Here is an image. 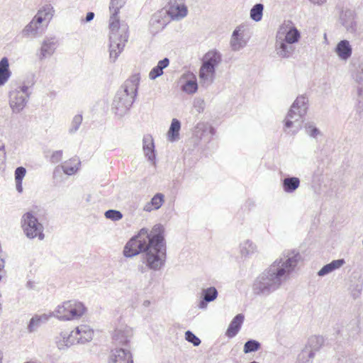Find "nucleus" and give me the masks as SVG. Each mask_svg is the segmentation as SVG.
Wrapping results in <instances>:
<instances>
[{
    "mask_svg": "<svg viewBox=\"0 0 363 363\" xmlns=\"http://www.w3.org/2000/svg\"><path fill=\"white\" fill-rule=\"evenodd\" d=\"M141 255V260L146 267L153 271L160 270L165 264L167 246L164 238V227L156 224L150 230L141 228L125 244L123 255L133 257Z\"/></svg>",
    "mask_w": 363,
    "mask_h": 363,
    "instance_id": "nucleus-1",
    "label": "nucleus"
},
{
    "mask_svg": "<svg viewBox=\"0 0 363 363\" xmlns=\"http://www.w3.org/2000/svg\"><path fill=\"white\" fill-rule=\"evenodd\" d=\"M301 259L298 251H284L279 259L255 279L252 286L254 294L266 296L279 289L289 279Z\"/></svg>",
    "mask_w": 363,
    "mask_h": 363,
    "instance_id": "nucleus-2",
    "label": "nucleus"
},
{
    "mask_svg": "<svg viewBox=\"0 0 363 363\" xmlns=\"http://www.w3.org/2000/svg\"><path fill=\"white\" fill-rule=\"evenodd\" d=\"M126 1L127 0H111L109 4V52L112 62H115L118 58L128 38V28L126 26L120 25L118 16L120 9L124 6Z\"/></svg>",
    "mask_w": 363,
    "mask_h": 363,
    "instance_id": "nucleus-3",
    "label": "nucleus"
},
{
    "mask_svg": "<svg viewBox=\"0 0 363 363\" xmlns=\"http://www.w3.org/2000/svg\"><path fill=\"white\" fill-rule=\"evenodd\" d=\"M139 82V77L133 75L125 82L122 89L117 91L112 104L116 115L123 116L129 111L137 96Z\"/></svg>",
    "mask_w": 363,
    "mask_h": 363,
    "instance_id": "nucleus-4",
    "label": "nucleus"
},
{
    "mask_svg": "<svg viewBox=\"0 0 363 363\" xmlns=\"http://www.w3.org/2000/svg\"><path fill=\"white\" fill-rule=\"evenodd\" d=\"M221 60V54L216 50H210L205 54L199 69L200 84L202 86L207 87L213 82L216 69Z\"/></svg>",
    "mask_w": 363,
    "mask_h": 363,
    "instance_id": "nucleus-5",
    "label": "nucleus"
},
{
    "mask_svg": "<svg viewBox=\"0 0 363 363\" xmlns=\"http://www.w3.org/2000/svg\"><path fill=\"white\" fill-rule=\"evenodd\" d=\"M85 311L86 307L82 303L68 301L58 306L50 315L55 316L60 320H70L80 318Z\"/></svg>",
    "mask_w": 363,
    "mask_h": 363,
    "instance_id": "nucleus-6",
    "label": "nucleus"
},
{
    "mask_svg": "<svg viewBox=\"0 0 363 363\" xmlns=\"http://www.w3.org/2000/svg\"><path fill=\"white\" fill-rule=\"evenodd\" d=\"M21 226L28 238L34 239L38 238L40 240L44 239V227L33 215V212H27L23 214L21 218Z\"/></svg>",
    "mask_w": 363,
    "mask_h": 363,
    "instance_id": "nucleus-7",
    "label": "nucleus"
},
{
    "mask_svg": "<svg viewBox=\"0 0 363 363\" xmlns=\"http://www.w3.org/2000/svg\"><path fill=\"white\" fill-rule=\"evenodd\" d=\"M55 12L50 4H46L38 11L32 21L23 28L22 33L24 36H35L38 34L40 25L47 18H52Z\"/></svg>",
    "mask_w": 363,
    "mask_h": 363,
    "instance_id": "nucleus-8",
    "label": "nucleus"
},
{
    "mask_svg": "<svg viewBox=\"0 0 363 363\" xmlns=\"http://www.w3.org/2000/svg\"><path fill=\"white\" fill-rule=\"evenodd\" d=\"M308 99L302 95L298 96L291 106L285 120V126L291 128L296 123H298L307 112Z\"/></svg>",
    "mask_w": 363,
    "mask_h": 363,
    "instance_id": "nucleus-9",
    "label": "nucleus"
},
{
    "mask_svg": "<svg viewBox=\"0 0 363 363\" xmlns=\"http://www.w3.org/2000/svg\"><path fill=\"white\" fill-rule=\"evenodd\" d=\"M339 21L347 32L354 35H359L356 21V13L354 10L350 9H342L340 12Z\"/></svg>",
    "mask_w": 363,
    "mask_h": 363,
    "instance_id": "nucleus-10",
    "label": "nucleus"
},
{
    "mask_svg": "<svg viewBox=\"0 0 363 363\" xmlns=\"http://www.w3.org/2000/svg\"><path fill=\"white\" fill-rule=\"evenodd\" d=\"M277 35H280L283 40L294 45L298 42L301 37L300 32L293 26L292 22L290 21H285L280 26Z\"/></svg>",
    "mask_w": 363,
    "mask_h": 363,
    "instance_id": "nucleus-11",
    "label": "nucleus"
},
{
    "mask_svg": "<svg viewBox=\"0 0 363 363\" xmlns=\"http://www.w3.org/2000/svg\"><path fill=\"white\" fill-rule=\"evenodd\" d=\"M170 19L167 12L164 9L155 13L149 23L150 33L155 35L160 30H162L169 23Z\"/></svg>",
    "mask_w": 363,
    "mask_h": 363,
    "instance_id": "nucleus-12",
    "label": "nucleus"
},
{
    "mask_svg": "<svg viewBox=\"0 0 363 363\" xmlns=\"http://www.w3.org/2000/svg\"><path fill=\"white\" fill-rule=\"evenodd\" d=\"M172 20H180L186 16L188 9L185 0H169L168 9L165 10Z\"/></svg>",
    "mask_w": 363,
    "mask_h": 363,
    "instance_id": "nucleus-13",
    "label": "nucleus"
},
{
    "mask_svg": "<svg viewBox=\"0 0 363 363\" xmlns=\"http://www.w3.org/2000/svg\"><path fill=\"white\" fill-rule=\"evenodd\" d=\"M80 161L76 158H72L69 161L65 162L62 165L55 167L53 172V177L55 178L58 174H61L62 171L65 174L73 175L79 169Z\"/></svg>",
    "mask_w": 363,
    "mask_h": 363,
    "instance_id": "nucleus-14",
    "label": "nucleus"
},
{
    "mask_svg": "<svg viewBox=\"0 0 363 363\" xmlns=\"http://www.w3.org/2000/svg\"><path fill=\"white\" fill-rule=\"evenodd\" d=\"M294 50L295 47L294 45L289 44V43H286V41L281 39L280 35H277L275 50L279 57L282 58H289L292 55Z\"/></svg>",
    "mask_w": 363,
    "mask_h": 363,
    "instance_id": "nucleus-15",
    "label": "nucleus"
},
{
    "mask_svg": "<svg viewBox=\"0 0 363 363\" xmlns=\"http://www.w3.org/2000/svg\"><path fill=\"white\" fill-rule=\"evenodd\" d=\"M21 92L11 91L10 93L9 105L13 113H19L23 110L28 103L26 96H22Z\"/></svg>",
    "mask_w": 363,
    "mask_h": 363,
    "instance_id": "nucleus-16",
    "label": "nucleus"
},
{
    "mask_svg": "<svg viewBox=\"0 0 363 363\" xmlns=\"http://www.w3.org/2000/svg\"><path fill=\"white\" fill-rule=\"evenodd\" d=\"M132 335L133 331L130 327L121 326L114 330L113 340L116 345H126Z\"/></svg>",
    "mask_w": 363,
    "mask_h": 363,
    "instance_id": "nucleus-17",
    "label": "nucleus"
},
{
    "mask_svg": "<svg viewBox=\"0 0 363 363\" xmlns=\"http://www.w3.org/2000/svg\"><path fill=\"white\" fill-rule=\"evenodd\" d=\"M109 363H133L131 353L125 348L112 350Z\"/></svg>",
    "mask_w": 363,
    "mask_h": 363,
    "instance_id": "nucleus-18",
    "label": "nucleus"
},
{
    "mask_svg": "<svg viewBox=\"0 0 363 363\" xmlns=\"http://www.w3.org/2000/svg\"><path fill=\"white\" fill-rule=\"evenodd\" d=\"M56 47L57 41L54 38H45L40 49L39 59L42 60L47 57L52 56L56 50Z\"/></svg>",
    "mask_w": 363,
    "mask_h": 363,
    "instance_id": "nucleus-19",
    "label": "nucleus"
},
{
    "mask_svg": "<svg viewBox=\"0 0 363 363\" xmlns=\"http://www.w3.org/2000/svg\"><path fill=\"white\" fill-rule=\"evenodd\" d=\"M335 51L340 59L347 60L352 55V48L347 40H342L337 44Z\"/></svg>",
    "mask_w": 363,
    "mask_h": 363,
    "instance_id": "nucleus-20",
    "label": "nucleus"
},
{
    "mask_svg": "<svg viewBox=\"0 0 363 363\" xmlns=\"http://www.w3.org/2000/svg\"><path fill=\"white\" fill-rule=\"evenodd\" d=\"M218 296V291L214 286L203 289L201 293V300L199 302V307L204 309L207 307L209 302L214 301Z\"/></svg>",
    "mask_w": 363,
    "mask_h": 363,
    "instance_id": "nucleus-21",
    "label": "nucleus"
},
{
    "mask_svg": "<svg viewBox=\"0 0 363 363\" xmlns=\"http://www.w3.org/2000/svg\"><path fill=\"white\" fill-rule=\"evenodd\" d=\"M76 335H78L77 343L85 344L93 338V330L87 325H80L76 328Z\"/></svg>",
    "mask_w": 363,
    "mask_h": 363,
    "instance_id": "nucleus-22",
    "label": "nucleus"
},
{
    "mask_svg": "<svg viewBox=\"0 0 363 363\" xmlns=\"http://www.w3.org/2000/svg\"><path fill=\"white\" fill-rule=\"evenodd\" d=\"M244 318V315L242 313H239L233 318L226 330L225 334L228 337H233L238 333L243 323Z\"/></svg>",
    "mask_w": 363,
    "mask_h": 363,
    "instance_id": "nucleus-23",
    "label": "nucleus"
},
{
    "mask_svg": "<svg viewBox=\"0 0 363 363\" xmlns=\"http://www.w3.org/2000/svg\"><path fill=\"white\" fill-rule=\"evenodd\" d=\"M50 317V315L47 314L33 315L28 324V332L32 333L37 331L42 324L46 323L49 320Z\"/></svg>",
    "mask_w": 363,
    "mask_h": 363,
    "instance_id": "nucleus-24",
    "label": "nucleus"
},
{
    "mask_svg": "<svg viewBox=\"0 0 363 363\" xmlns=\"http://www.w3.org/2000/svg\"><path fill=\"white\" fill-rule=\"evenodd\" d=\"M143 150L145 156L151 162H155L156 156L155 153V145L152 136L145 135L143 139Z\"/></svg>",
    "mask_w": 363,
    "mask_h": 363,
    "instance_id": "nucleus-25",
    "label": "nucleus"
},
{
    "mask_svg": "<svg viewBox=\"0 0 363 363\" xmlns=\"http://www.w3.org/2000/svg\"><path fill=\"white\" fill-rule=\"evenodd\" d=\"M345 264L344 259H335L330 263L324 265L318 272V275L319 277H324L328 274L334 272L335 270L340 268Z\"/></svg>",
    "mask_w": 363,
    "mask_h": 363,
    "instance_id": "nucleus-26",
    "label": "nucleus"
},
{
    "mask_svg": "<svg viewBox=\"0 0 363 363\" xmlns=\"http://www.w3.org/2000/svg\"><path fill=\"white\" fill-rule=\"evenodd\" d=\"M11 76L9 62L7 57H4L0 60V86L4 85Z\"/></svg>",
    "mask_w": 363,
    "mask_h": 363,
    "instance_id": "nucleus-27",
    "label": "nucleus"
},
{
    "mask_svg": "<svg viewBox=\"0 0 363 363\" xmlns=\"http://www.w3.org/2000/svg\"><path fill=\"white\" fill-rule=\"evenodd\" d=\"M164 202V196L162 193H157L147 203L143 208V210L147 212H150L153 210H158Z\"/></svg>",
    "mask_w": 363,
    "mask_h": 363,
    "instance_id": "nucleus-28",
    "label": "nucleus"
},
{
    "mask_svg": "<svg viewBox=\"0 0 363 363\" xmlns=\"http://www.w3.org/2000/svg\"><path fill=\"white\" fill-rule=\"evenodd\" d=\"M300 186V179L296 177H287L282 180V187L285 192H294Z\"/></svg>",
    "mask_w": 363,
    "mask_h": 363,
    "instance_id": "nucleus-29",
    "label": "nucleus"
},
{
    "mask_svg": "<svg viewBox=\"0 0 363 363\" xmlns=\"http://www.w3.org/2000/svg\"><path fill=\"white\" fill-rule=\"evenodd\" d=\"M180 128L181 122L177 118H173L167 133L169 141L174 142L179 139Z\"/></svg>",
    "mask_w": 363,
    "mask_h": 363,
    "instance_id": "nucleus-30",
    "label": "nucleus"
},
{
    "mask_svg": "<svg viewBox=\"0 0 363 363\" xmlns=\"http://www.w3.org/2000/svg\"><path fill=\"white\" fill-rule=\"evenodd\" d=\"M323 343L324 339L322 336L314 335L308 338L305 347L308 348V350H311L315 354L316 352L319 351Z\"/></svg>",
    "mask_w": 363,
    "mask_h": 363,
    "instance_id": "nucleus-31",
    "label": "nucleus"
},
{
    "mask_svg": "<svg viewBox=\"0 0 363 363\" xmlns=\"http://www.w3.org/2000/svg\"><path fill=\"white\" fill-rule=\"evenodd\" d=\"M264 5L261 3L255 4L250 9V18L255 22H259L262 20L263 16Z\"/></svg>",
    "mask_w": 363,
    "mask_h": 363,
    "instance_id": "nucleus-32",
    "label": "nucleus"
},
{
    "mask_svg": "<svg viewBox=\"0 0 363 363\" xmlns=\"http://www.w3.org/2000/svg\"><path fill=\"white\" fill-rule=\"evenodd\" d=\"M241 28H242L240 26L237 27L233 32L230 40V46L233 51H238L243 48V44L235 43V40H237L236 38H238V37L243 36V30H242Z\"/></svg>",
    "mask_w": 363,
    "mask_h": 363,
    "instance_id": "nucleus-33",
    "label": "nucleus"
},
{
    "mask_svg": "<svg viewBox=\"0 0 363 363\" xmlns=\"http://www.w3.org/2000/svg\"><path fill=\"white\" fill-rule=\"evenodd\" d=\"M182 89L183 91L190 94L196 92L198 89V84L195 76H193L192 79L186 80L182 85Z\"/></svg>",
    "mask_w": 363,
    "mask_h": 363,
    "instance_id": "nucleus-34",
    "label": "nucleus"
},
{
    "mask_svg": "<svg viewBox=\"0 0 363 363\" xmlns=\"http://www.w3.org/2000/svg\"><path fill=\"white\" fill-rule=\"evenodd\" d=\"M315 354L311 350L304 347L298 356V363H313Z\"/></svg>",
    "mask_w": 363,
    "mask_h": 363,
    "instance_id": "nucleus-35",
    "label": "nucleus"
},
{
    "mask_svg": "<svg viewBox=\"0 0 363 363\" xmlns=\"http://www.w3.org/2000/svg\"><path fill=\"white\" fill-rule=\"evenodd\" d=\"M257 246L252 241L247 240L240 245V252L242 255L247 256L254 253Z\"/></svg>",
    "mask_w": 363,
    "mask_h": 363,
    "instance_id": "nucleus-36",
    "label": "nucleus"
},
{
    "mask_svg": "<svg viewBox=\"0 0 363 363\" xmlns=\"http://www.w3.org/2000/svg\"><path fill=\"white\" fill-rule=\"evenodd\" d=\"M261 348V344L255 340H247L243 347L245 354H248L253 352H257Z\"/></svg>",
    "mask_w": 363,
    "mask_h": 363,
    "instance_id": "nucleus-37",
    "label": "nucleus"
},
{
    "mask_svg": "<svg viewBox=\"0 0 363 363\" xmlns=\"http://www.w3.org/2000/svg\"><path fill=\"white\" fill-rule=\"evenodd\" d=\"M303 127L306 134L313 138H317L318 135H321V132L315 125L313 122H307L304 124Z\"/></svg>",
    "mask_w": 363,
    "mask_h": 363,
    "instance_id": "nucleus-38",
    "label": "nucleus"
},
{
    "mask_svg": "<svg viewBox=\"0 0 363 363\" xmlns=\"http://www.w3.org/2000/svg\"><path fill=\"white\" fill-rule=\"evenodd\" d=\"M82 120L83 117L82 114H77L73 117L68 130L69 134H74L79 130Z\"/></svg>",
    "mask_w": 363,
    "mask_h": 363,
    "instance_id": "nucleus-39",
    "label": "nucleus"
},
{
    "mask_svg": "<svg viewBox=\"0 0 363 363\" xmlns=\"http://www.w3.org/2000/svg\"><path fill=\"white\" fill-rule=\"evenodd\" d=\"M60 336L65 339L67 345L69 346L74 345V343H77V339L79 338L78 335H76L75 330L72 331L69 334L66 332H61Z\"/></svg>",
    "mask_w": 363,
    "mask_h": 363,
    "instance_id": "nucleus-40",
    "label": "nucleus"
},
{
    "mask_svg": "<svg viewBox=\"0 0 363 363\" xmlns=\"http://www.w3.org/2000/svg\"><path fill=\"white\" fill-rule=\"evenodd\" d=\"M363 288V282L360 280L350 284V289L354 298H357L361 294Z\"/></svg>",
    "mask_w": 363,
    "mask_h": 363,
    "instance_id": "nucleus-41",
    "label": "nucleus"
},
{
    "mask_svg": "<svg viewBox=\"0 0 363 363\" xmlns=\"http://www.w3.org/2000/svg\"><path fill=\"white\" fill-rule=\"evenodd\" d=\"M104 215L107 219L113 221L120 220L123 218V213L121 211L114 209H109L106 211Z\"/></svg>",
    "mask_w": 363,
    "mask_h": 363,
    "instance_id": "nucleus-42",
    "label": "nucleus"
},
{
    "mask_svg": "<svg viewBox=\"0 0 363 363\" xmlns=\"http://www.w3.org/2000/svg\"><path fill=\"white\" fill-rule=\"evenodd\" d=\"M185 338L189 342L192 343L194 346H199L201 344L200 339L190 330H187L185 333Z\"/></svg>",
    "mask_w": 363,
    "mask_h": 363,
    "instance_id": "nucleus-43",
    "label": "nucleus"
},
{
    "mask_svg": "<svg viewBox=\"0 0 363 363\" xmlns=\"http://www.w3.org/2000/svg\"><path fill=\"white\" fill-rule=\"evenodd\" d=\"M26 174V169L23 167H18L15 170V181H23Z\"/></svg>",
    "mask_w": 363,
    "mask_h": 363,
    "instance_id": "nucleus-44",
    "label": "nucleus"
},
{
    "mask_svg": "<svg viewBox=\"0 0 363 363\" xmlns=\"http://www.w3.org/2000/svg\"><path fill=\"white\" fill-rule=\"evenodd\" d=\"M163 74V71L157 65L152 69L149 73V78L152 80L157 79Z\"/></svg>",
    "mask_w": 363,
    "mask_h": 363,
    "instance_id": "nucleus-45",
    "label": "nucleus"
},
{
    "mask_svg": "<svg viewBox=\"0 0 363 363\" xmlns=\"http://www.w3.org/2000/svg\"><path fill=\"white\" fill-rule=\"evenodd\" d=\"M62 157V150L54 151L50 157L52 163H57L61 161Z\"/></svg>",
    "mask_w": 363,
    "mask_h": 363,
    "instance_id": "nucleus-46",
    "label": "nucleus"
},
{
    "mask_svg": "<svg viewBox=\"0 0 363 363\" xmlns=\"http://www.w3.org/2000/svg\"><path fill=\"white\" fill-rule=\"evenodd\" d=\"M55 343L57 345V347L59 350H65L70 346L69 345H67V342L65 341V339L62 338L61 337H57L55 339Z\"/></svg>",
    "mask_w": 363,
    "mask_h": 363,
    "instance_id": "nucleus-47",
    "label": "nucleus"
},
{
    "mask_svg": "<svg viewBox=\"0 0 363 363\" xmlns=\"http://www.w3.org/2000/svg\"><path fill=\"white\" fill-rule=\"evenodd\" d=\"M196 128L202 130L203 132H205L207 130H209V133L212 135H215V133H216V129L213 126L208 125L205 123L198 124Z\"/></svg>",
    "mask_w": 363,
    "mask_h": 363,
    "instance_id": "nucleus-48",
    "label": "nucleus"
},
{
    "mask_svg": "<svg viewBox=\"0 0 363 363\" xmlns=\"http://www.w3.org/2000/svg\"><path fill=\"white\" fill-rule=\"evenodd\" d=\"M19 90H15L14 92H21L23 93L22 96H26V99H29L30 93L28 91V86L23 85L19 88Z\"/></svg>",
    "mask_w": 363,
    "mask_h": 363,
    "instance_id": "nucleus-49",
    "label": "nucleus"
},
{
    "mask_svg": "<svg viewBox=\"0 0 363 363\" xmlns=\"http://www.w3.org/2000/svg\"><path fill=\"white\" fill-rule=\"evenodd\" d=\"M169 64V60L167 57H164V59L160 60L157 63V67H160V69L163 71V69L168 67Z\"/></svg>",
    "mask_w": 363,
    "mask_h": 363,
    "instance_id": "nucleus-50",
    "label": "nucleus"
},
{
    "mask_svg": "<svg viewBox=\"0 0 363 363\" xmlns=\"http://www.w3.org/2000/svg\"><path fill=\"white\" fill-rule=\"evenodd\" d=\"M94 13L93 12H88L86 15V18L84 20H83L84 22H90L92 21L94 18Z\"/></svg>",
    "mask_w": 363,
    "mask_h": 363,
    "instance_id": "nucleus-51",
    "label": "nucleus"
},
{
    "mask_svg": "<svg viewBox=\"0 0 363 363\" xmlns=\"http://www.w3.org/2000/svg\"><path fill=\"white\" fill-rule=\"evenodd\" d=\"M0 151L2 152V153H3L1 163H4V161L6 160V151H5V145L4 144L0 146Z\"/></svg>",
    "mask_w": 363,
    "mask_h": 363,
    "instance_id": "nucleus-52",
    "label": "nucleus"
},
{
    "mask_svg": "<svg viewBox=\"0 0 363 363\" xmlns=\"http://www.w3.org/2000/svg\"><path fill=\"white\" fill-rule=\"evenodd\" d=\"M16 190L21 193L23 191L22 181H16Z\"/></svg>",
    "mask_w": 363,
    "mask_h": 363,
    "instance_id": "nucleus-53",
    "label": "nucleus"
},
{
    "mask_svg": "<svg viewBox=\"0 0 363 363\" xmlns=\"http://www.w3.org/2000/svg\"><path fill=\"white\" fill-rule=\"evenodd\" d=\"M236 39L237 40H235V43L243 44V48L246 45L247 41L244 40L243 36L238 37Z\"/></svg>",
    "mask_w": 363,
    "mask_h": 363,
    "instance_id": "nucleus-54",
    "label": "nucleus"
},
{
    "mask_svg": "<svg viewBox=\"0 0 363 363\" xmlns=\"http://www.w3.org/2000/svg\"><path fill=\"white\" fill-rule=\"evenodd\" d=\"M26 287H27L28 289H34V287H35V283H34V281H28L26 283Z\"/></svg>",
    "mask_w": 363,
    "mask_h": 363,
    "instance_id": "nucleus-55",
    "label": "nucleus"
},
{
    "mask_svg": "<svg viewBox=\"0 0 363 363\" xmlns=\"http://www.w3.org/2000/svg\"><path fill=\"white\" fill-rule=\"evenodd\" d=\"M327 0H310L314 4L322 5L325 3Z\"/></svg>",
    "mask_w": 363,
    "mask_h": 363,
    "instance_id": "nucleus-56",
    "label": "nucleus"
},
{
    "mask_svg": "<svg viewBox=\"0 0 363 363\" xmlns=\"http://www.w3.org/2000/svg\"><path fill=\"white\" fill-rule=\"evenodd\" d=\"M357 91L358 96L359 97H362V96L363 94V87L358 86L357 89Z\"/></svg>",
    "mask_w": 363,
    "mask_h": 363,
    "instance_id": "nucleus-57",
    "label": "nucleus"
},
{
    "mask_svg": "<svg viewBox=\"0 0 363 363\" xmlns=\"http://www.w3.org/2000/svg\"><path fill=\"white\" fill-rule=\"evenodd\" d=\"M4 267V259H0V271Z\"/></svg>",
    "mask_w": 363,
    "mask_h": 363,
    "instance_id": "nucleus-58",
    "label": "nucleus"
},
{
    "mask_svg": "<svg viewBox=\"0 0 363 363\" xmlns=\"http://www.w3.org/2000/svg\"><path fill=\"white\" fill-rule=\"evenodd\" d=\"M356 81L359 84H362L363 82V77H357Z\"/></svg>",
    "mask_w": 363,
    "mask_h": 363,
    "instance_id": "nucleus-59",
    "label": "nucleus"
},
{
    "mask_svg": "<svg viewBox=\"0 0 363 363\" xmlns=\"http://www.w3.org/2000/svg\"><path fill=\"white\" fill-rule=\"evenodd\" d=\"M150 301H148V300H145V301L143 302V305L145 307H148V306H150Z\"/></svg>",
    "mask_w": 363,
    "mask_h": 363,
    "instance_id": "nucleus-60",
    "label": "nucleus"
},
{
    "mask_svg": "<svg viewBox=\"0 0 363 363\" xmlns=\"http://www.w3.org/2000/svg\"><path fill=\"white\" fill-rule=\"evenodd\" d=\"M3 359V352L0 350V363H1Z\"/></svg>",
    "mask_w": 363,
    "mask_h": 363,
    "instance_id": "nucleus-61",
    "label": "nucleus"
},
{
    "mask_svg": "<svg viewBox=\"0 0 363 363\" xmlns=\"http://www.w3.org/2000/svg\"><path fill=\"white\" fill-rule=\"evenodd\" d=\"M140 270L141 272H144V267L142 266L140 268Z\"/></svg>",
    "mask_w": 363,
    "mask_h": 363,
    "instance_id": "nucleus-62",
    "label": "nucleus"
},
{
    "mask_svg": "<svg viewBox=\"0 0 363 363\" xmlns=\"http://www.w3.org/2000/svg\"><path fill=\"white\" fill-rule=\"evenodd\" d=\"M301 123H299L298 124V126H297V130H298L299 128H301Z\"/></svg>",
    "mask_w": 363,
    "mask_h": 363,
    "instance_id": "nucleus-63",
    "label": "nucleus"
},
{
    "mask_svg": "<svg viewBox=\"0 0 363 363\" xmlns=\"http://www.w3.org/2000/svg\"><path fill=\"white\" fill-rule=\"evenodd\" d=\"M250 363H259V362H256V361H252V362H250Z\"/></svg>",
    "mask_w": 363,
    "mask_h": 363,
    "instance_id": "nucleus-64",
    "label": "nucleus"
}]
</instances>
